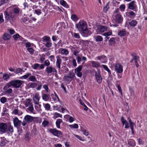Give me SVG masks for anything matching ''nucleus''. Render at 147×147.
I'll return each instance as SVG.
<instances>
[{"instance_id": "69168bd1", "label": "nucleus", "mask_w": 147, "mask_h": 147, "mask_svg": "<svg viewBox=\"0 0 147 147\" xmlns=\"http://www.w3.org/2000/svg\"><path fill=\"white\" fill-rule=\"evenodd\" d=\"M121 120L122 123L123 125H124L127 122L126 120L125 119L123 116H122L121 118Z\"/></svg>"}, {"instance_id": "c9c22d12", "label": "nucleus", "mask_w": 147, "mask_h": 147, "mask_svg": "<svg viewBox=\"0 0 147 147\" xmlns=\"http://www.w3.org/2000/svg\"><path fill=\"white\" fill-rule=\"evenodd\" d=\"M29 79L32 82H36L37 81L36 77L34 76H30L29 77Z\"/></svg>"}, {"instance_id": "f257e3e1", "label": "nucleus", "mask_w": 147, "mask_h": 147, "mask_svg": "<svg viewBox=\"0 0 147 147\" xmlns=\"http://www.w3.org/2000/svg\"><path fill=\"white\" fill-rule=\"evenodd\" d=\"M4 14L5 20L6 22H7L9 21H13L16 16L13 12H8L7 11H5L4 12Z\"/></svg>"}, {"instance_id": "052dcab7", "label": "nucleus", "mask_w": 147, "mask_h": 147, "mask_svg": "<svg viewBox=\"0 0 147 147\" xmlns=\"http://www.w3.org/2000/svg\"><path fill=\"white\" fill-rule=\"evenodd\" d=\"M9 1V0H1L0 1V6L3 4L7 3Z\"/></svg>"}, {"instance_id": "e2e57ef3", "label": "nucleus", "mask_w": 147, "mask_h": 147, "mask_svg": "<svg viewBox=\"0 0 147 147\" xmlns=\"http://www.w3.org/2000/svg\"><path fill=\"white\" fill-rule=\"evenodd\" d=\"M26 0H25V2L23 4V5L24 7V9L26 8H28L29 7V5L27 2H28V0H27V1H26Z\"/></svg>"}, {"instance_id": "423d86ee", "label": "nucleus", "mask_w": 147, "mask_h": 147, "mask_svg": "<svg viewBox=\"0 0 147 147\" xmlns=\"http://www.w3.org/2000/svg\"><path fill=\"white\" fill-rule=\"evenodd\" d=\"M12 86L15 88H19L22 84V81L19 80H12Z\"/></svg>"}, {"instance_id": "2f4dec72", "label": "nucleus", "mask_w": 147, "mask_h": 147, "mask_svg": "<svg viewBox=\"0 0 147 147\" xmlns=\"http://www.w3.org/2000/svg\"><path fill=\"white\" fill-rule=\"evenodd\" d=\"M12 84L11 81L9 83H7L5 86H4L3 88V90H4L5 91V90H7V89L9 88L11 86H12Z\"/></svg>"}, {"instance_id": "b1692460", "label": "nucleus", "mask_w": 147, "mask_h": 147, "mask_svg": "<svg viewBox=\"0 0 147 147\" xmlns=\"http://www.w3.org/2000/svg\"><path fill=\"white\" fill-rule=\"evenodd\" d=\"M42 99L44 101H47L49 99L50 95L48 94H43L42 96Z\"/></svg>"}, {"instance_id": "c03bdc74", "label": "nucleus", "mask_w": 147, "mask_h": 147, "mask_svg": "<svg viewBox=\"0 0 147 147\" xmlns=\"http://www.w3.org/2000/svg\"><path fill=\"white\" fill-rule=\"evenodd\" d=\"M28 109L30 111V113L35 114V113L33 112L34 109L33 105L30 106L28 108Z\"/></svg>"}, {"instance_id": "cd10ccee", "label": "nucleus", "mask_w": 147, "mask_h": 147, "mask_svg": "<svg viewBox=\"0 0 147 147\" xmlns=\"http://www.w3.org/2000/svg\"><path fill=\"white\" fill-rule=\"evenodd\" d=\"M20 9L18 7L16 8H15L13 9V12L16 15V14H19L20 11Z\"/></svg>"}, {"instance_id": "58836bf2", "label": "nucleus", "mask_w": 147, "mask_h": 147, "mask_svg": "<svg viewBox=\"0 0 147 147\" xmlns=\"http://www.w3.org/2000/svg\"><path fill=\"white\" fill-rule=\"evenodd\" d=\"M80 102L81 104L83 106L85 107L84 109L85 110L87 111L88 110V108L86 106L85 104L83 102L82 100H81V99H80Z\"/></svg>"}, {"instance_id": "6ab92c4d", "label": "nucleus", "mask_w": 147, "mask_h": 147, "mask_svg": "<svg viewBox=\"0 0 147 147\" xmlns=\"http://www.w3.org/2000/svg\"><path fill=\"white\" fill-rule=\"evenodd\" d=\"M95 76L97 82L98 84H100L102 82V78L101 76L100 72H95Z\"/></svg>"}, {"instance_id": "2eb2a0df", "label": "nucleus", "mask_w": 147, "mask_h": 147, "mask_svg": "<svg viewBox=\"0 0 147 147\" xmlns=\"http://www.w3.org/2000/svg\"><path fill=\"white\" fill-rule=\"evenodd\" d=\"M32 8L33 9H36L35 10L34 12L37 15H39L41 14V9H42V8L40 6L38 7V6L34 5L32 7Z\"/></svg>"}, {"instance_id": "0eeeda50", "label": "nucleus", "mask_w": 147, "mask_h": 147, "mask_svg": "<svg viewBox=\"0 0 147 147\" xmlns=\"http://www.w3.org/2000/svg\"><path fill=\"white\" fill-rule=\"evenodd\" d=\"M49 131L53 135L57 137L63 135V133L61 131L57 130L56 129H51Z\"/></svg>"}, {"instance_id": "1a4fd4ad", "label": "nucleus", "mask_w": 147, "mask_h": 147, "mask_svg": "<svg viewBox=\"0 0 147 147\" xmlns=\"http://www.w3.org/2000/svg\"><path fill=\"white\" fill-rule=\"evenodd\" d=\"M97 27L96 31L99 33L104 32L106 31L108 29L107 27L100 25H98Z\"/></svg>"}, {"instance_id": "bb28decb", "label": "nucleus", "mask_w": 147, "mask_h": 147, "mask_svg": "<svg viewBox=\"0 0 147 147\" xmlns=\"http://www.w3.org/2000/svg\"><path fill=\"white\" fill-rule=\"evenodd\" d=\"M31 100L29 98L26 100V102L25 103V105L26 107L32 105V103L31 102Z\"/></svg>"}, {"instance_id": "680f3d73", "label": "nucleus", "mask_w": 147, "mask_h": 147, "mask_svg": "<svg viewBox=\"0 0 147 147\" xmlns=\"http://www.w3.org/2000/svg\"><path fill=\"white\" fill-rule=\"evenodd\" d=\"M44 64L45 65L47 66V67H48L50 66L49 65L50 64V63L48 60H47L45 61Z\"/></svg>"}, {"instance_id": "9b49d317", "label": "nucleus", "mask_w": 147, "mask_h": 147, "mask_svg": "<svg viewBox=\"0 0 147 147\" xmlns=\"http://www.w3.org/2000/svg\"><path fill=\"white\" fill-rule=\"evenodd\" d=\"M83 67L82 65H80L76 68L75 70V72L77 74V76L81 77L82 76V73L81 72Z\"/></svg>"}, {"instance_id": "4d7b16f0", "label": "nucleus", "mask_w": 147, "mask_h": 147, "mask_svg": "<svg viewBox=\"0 0 147 147\" xmlns=\"http://www.w3.org/2000/svg\"><path fill=\"white\" fill-rule=\"evenodd\" d=\"M3 78L5 80H7V79H9L10 78V77L8 74H4L3 75Z\"/></svg>"}, {"instance_id": "0e129e2a", "label": "nucleus", "mask_w": 147, "mask_h": 147, "mask_svg": "<svg viewBox=\"0 0 147 147\" xmlns=\"http://www.w3.org/2000/svg\"><path fill=\"white\" fill-rule=\"evenodd\" d=\"M47 43L45 44V46L47 47H51L52 45V43L50 41L46 42Z\"/></svg>"}, {"instance_id": "c756f323", "label": "nucleus", "mask_w": 147, "mask_h": 147, "mask_svg": "<svg viewBox=\"0 0 147 147\" xmlns=\"http://www.w3.org/2000/svg\"><path fill=\"white\" fill-rule=\"evenodd\" d=\"M33 122L34 123H40L41 122V119L38 117H33Z\"/></svg>"}, {"instance_id": "de8ad7c7", "label": "nucleus", "mask_w": 147, "mask_h": 147, "mask_svg": "<svg viewBox=\"0 0 147 147\" xmlns=\"http://www.w3.org/2000/svg\"><path fill=\"white\" fill-rule=\"evenodd\" d=\"M0 101L1 103L4 104L7 101V98L5 97H3L1 98Z\"/></svg>"}, {"instance_id": "39448f33", "label": "nucleus", "mask_w": 147, "mask_h": 147, "mask_svg": "<svg viewBox=\"0 0 147 147\" xmlns=\"http://www.w3.org/2000/svg\"><path fill=\"white\" fill-rule=\"evenodd\" d=\"M45 71L48 74H56L57 72L55 68L50 66L47 67Z\"/></svg>"}, {"instance_id": "5fc2aeb1", "label": "nucleus", "mask_w": 147, "mask_h": 147, "mask_svg": "<svg viewBox=\"0 0 147 147\" xmlns=\"http://www.w3.org/2000/svg\"><path fill=\"white\" fill-rule=\"evenodd\" d=\"M49 124V121L46 120L44 121L42 123V125L44 127L47 126Z\"/></svg>"}, {"instance_id": "a19ab883", "label": "nucleus", "mask_w": 147, "mask_h": 147, "mask_svg": "<svg viewBox=\"0 0 147 147\" xmlns=\"http://www.w3.org/2000/svg\"><path fill=\"white\" fill-rule=\"evenodd\" d=\"M115 39L113 37H112L110 38L109 41L110 45H112L115 43Z\"/></svg>"}, {"instance_id": "3c124183", "label": "nucleus", "mask_w": 147, "mask_h": 147, "mask_svg": "<svg viewBox=\"0 0 147 147\" xmlns=\"http://www.w3.org/2000/svg\"><path fill=\"white\" fill-rule=\"evenodd\" d=\"M71 19L74 21H77L78 20L77 16L75 14H72L71 17Z\"/></svg>"}, {"instance_id": "a211bd4d", "label": "nucleus", "mask_w": 147, "mask_h": 147, "mask_svg": "<svg viewBox=\"0 0 147 147\" xmlns=\"http://www.w3.org/2000/svg\"><path fill=\"white\" fill-rule=\"evenodd\" d=\"M56 58L57 60L56 63V65L59 69H60L61 68V64L62 62V60L59 55L57 56L56 57Z\"/></svg>"}, {"instance_id": "7c9ffc66", "label": "nucleus", "mask_w": 147, "mask_h": 147, "mask_svg": "<svg viewBox=\"0 0 147 147\" xmlns=\"http://www.w3.org/2000/svg\"><path fill=\"white\" fill-rule=\"evenodd\" d=\"M12 84L11 81L9 83H7L5 86H4L3 88V90H4L5 91V90H7V89L9 88L11 86H12Z\"/></svg>"}, {"instance_id": "a878e982", "label": "nucleus", "mask_w": 147, "mask_h": 147, "mask_svg": "<svg viewBox=\"0 0 147 147\" xmlns=\"http://www.w3.org/2000/svg\"><path fill=\"white\" fill-rule=\"evenodd\" d=\"M60 3L62 5L66 8L69 7V5H68L67 3L64 0H60Z\"/></svg>"}, {"instance_id": "f8f14e48", "label": "nucleus", "mask_w": 147, "mask_h": 147, "mask_svg": "<svg viewBox=\"0 0 147 147\" xmlns=\"http://www.w3.org/2000/svg\"><path fill=\"white\" fill-rule=\"evenodd\" d=\"M80 32L82 36L85 37L90 36L92 34V32L88 29L87 28H86V29H84Z\"/></svg>"}, {"instance_id": "864d4df0", "label": "nucleus", "mask_w": 147, "mask_h": 147, "mask_svg": "<svg viewBox=\"0 0 147 147\" xmlns=\"http://www.w3.org/2000/svg\"><path fill=\"white\" fill-rule=\"evenodd\" d=\"M69 126L71 128H72L77 129L78 127V125L76 123L74 124L73 125H70Z\"/></svg>"}, {"instance_id": "603ef678", "label": "nucleus", "mask_w": 147, "mask_h": 147, "mask_svg": "<svg viewBox=\"0 0 147 147\" xmlns=\"http://www.w3.org/2000/svg\"><path fill=\"white\" fill-rule=\"evenodd\" d=\"M40 64L37 63H35L32 66V68L34 69H37L39 67Z\"/></svg>"}, {"instance_id": "4468645a", "label": "nucleus", "mask_w": 147, "mask_h": 147, "mask_svg": "<svg viewBox=\"0 0 147 147\" xmlns=\"http://www.w3.org/2000/svg\"><path fill=\"white\" fill-rule=\"evenodd\" d=\"M13 122L14 126L17 127H20L21 125V123H22L21 121L18 119L17 117H16L13 118Z\"/></svg>"}, {"instance_id": "9d476101", "label": "nucleus", "mask_w": 147, "mask_h": 147, "mask_svg": "<svg viewBox=\"0 0 147 147\" xmlns=\"http://www.w3.org/2000/svg\"><path fill=\"white\" fill-rule=\"evenodd\" d=\"M115 70L118 73H121L123 71V66L119 63L116 64L115 67Z\"/></svg>"}, {"instance_id": "bf43d9fd", "label": "nucleus", "mask_w": 147, "mask_h": 147, "mask_svg": "<svg viewBox=\"0 0 147 147\" xmlns=\"http://www.w3.org/2000/svg\"><path fill=\"white\" fill-rule=\"evenodd\" d=\"M5 92L8 94H11L12 92V90L11 88L7 89L5 90Z\"/></svg>"}, {"instance_id": "37998d69", "label": "nucleus", "mask_w": 147, "mask_h": 147, "mask_svg": "<svg viewBox=\"0 0 147 147\" xmlns=\"http://www.w3.org/2000/svg\"><path fill=\"white\" fill-rule=\"evenodd\" d=\"M129 145L132 146H134L135 145L134 141L133 140H131L128 141Z\"/></svg>"}, {"instance_id": "20e7f679", "label": "nucleus", "mask_w": 147, "mask_h": 147, "mask_svg": "<svg viewBox=\"0 0 147 147\" xmlns=\"http://www.w3.org/2000/svg\"><path fill=\"white\" fill-rule=\"evenodd\" d=\"M33 117L30 115H26L24 117V120L22 123V125L23 126H25L27 123H30L33 122Z\"/></svg>"}, {"instance_id": "49530a36", "label": "nucleus", "mask_w": 147, "mask_h": 147, "mask_svg": "<svg viewBox=\"0 0 147 147\" xmlns=\"http://www.w3.org/2000/svg\"><path fill=\"white\" fill-rule=\"evenodd\" d=\"M31 75V74L29 73H27L26 75H24L22 77H20V79H26Z\"/></svg>"}, {"instance_id": "338daca9", "label": "nucleus", "mask_w": 147, "mask_h": 147, "mask_svg": "<svg viewBox=\"0 0 147 147\" xmlns=\"http://www.w3.org/2000/svg\"><path fill=\"white\" fill-rule=\"evenodd\" d=\"M121 10L122 11H123L125 8V5L124 4L121 5L119 7Z\"/></svg>"}, {"instance_id": "5701e85b", "label": "nucleus", "mask_w": 147, "mask_h": 147, "mask_svg": "<svg viewBox=\"0 0 147 147\" xmlns=\"http://www.w3.org/2000/svg\"><path fill=\"white\" fill-rule=\"evenodd\" d=\"M138 23V22L135 20H132L130 22H129V24L130 25V26L134 27Z\"/></svg>"}, {"instance_id": "f3484780", "label": "nucleus", "mask_w": 147, "mask_h": 147, "mask_svg": "<svg viewBox=\"0 0 147 147\" xmlns=\"http://www.w3.org/2000/svg\"><path fill=\"white\" fill-rule=\"evenodd\" d=\"M40 97L38 93H36L35 94L34 97L33 98V100L35 104L38 105L39 103Z\"/></svg>"}, {"instance_id": "ddd939ff", "label": "nucleus", "mask_w": 147, "mask_h": 147, "mask_svg": "<svg viewBox=\"0 0 147 147\" xmlns=\"http://www.w3.org/2000/svg\"><path fill=\"white\" fill-rule=\"evenodd\" d=\"M115 22L117 23H121L123 21V18L121 15L119 13H117L115 15Z\"/></svg>"}, {"instance_id": "72a5a7b5", "label": "nucleus", "mask_w": 147, "mask_h": 147, "mask_svg": "<svg viewBox=\"0 0 147 147\" xmlns=\"http://www.w3.org/2000/svg\"><path fill=\"white\" fill-rule=\"evenodd\" d=\"M118 34L121 36H124L126 34L125 30L124 29L120 30Z\"/></svg>"}, {"instance_id": "c85d7f7f", "label": "nucleus", "mask_w": 147, "mask_h": 147, "mask_svg": "<svg viewBox=\"0 0 147 147\" xmlns=\"http://www.w3.org/2000/svg\"><path fill=\"white\" fill-rule=\"evenodd\" d=\"M63 122V121L61 119H57L56 122V124L57 127L58 128H60V123Z\"/></svg>"}, {"instance_id": "4c0bfd02", "label": "nucleus", "mask_w": 147, "mask_h": 147, "mask_svg": "<svg viewBox=\"0 0 147 147\" xmlns=\"http://www.w3.org/2000/svg\"><path fill=\"white\" fill-rule=\"evenodd\" d=\"M50 38L47 36H45L42 38L43 42H47L50 41Z\"/></svg>"}, {"instance_id": "7ed1b4c3", "label": "nucleus", "mask_w": 147, "mask_h": 147, "mask_svg": "<svg viewBox=\"0 0 147 147\" xmlns=\"http://www.w3.org/2000/svg\"><path fill=\"white\" fill-rule=\"evenodd\" d=\"M75 74L72 72L70 71L68 75L65 76L63 78L64 81L69 83L71 82L73 79L74 78Z\"/></svg>"}, {"instance_id": "6e6d98bb", "label": "nucleus", "mask_w": 147, "mask_h": 147, "mask_svg": "<svg viewBox=\"0 0 147 147\" xmlns=\"http://www.w3.org/2000/svg\"><path fill=\"white\" fill-rule=\"evenodd\" d=\"M30 135V133L28 132H27L25 136V139L26 140H29L30 138L29 137V136Z\"/></svg>"}, {"instance_id": "f704fd0d", "label": "nucleus", "mask_w": 147, "mask_h": 147, "mask_svg": "<svg viewBox=\"0 0 147 147\" xmlns=\"http://www.w3.org/2000/svg\"><path fill=\"white\" fill-rule=\"evenodd\" d=\"M129 17L132 18H134L136 16V14L133 11H131L128 13Z\"/></svg>"}, {"instance_id": "a18cd8bd", "label": "nucleus", "mask_w": 147, "mask_h": 147, "mask_svg": "<svg viewBox=\"0 0 147 147\" xmlns=\"http://www.w3.org/2000/svg\"><path fill=\"white\" fill-rule=\"evenodd\" d=\"M8 131L11 134L13 132V127L11 125H9L8 127Z\"/></svg>"}, {"instance_id": "dca6fc26", "label": "nucleus", "mask_w": 147, "mask_h": 147, "mask_svg": "<svg viewBox=\"0 0 147 147\" xmlns=\"http://www.w3.org/2000/svg\"><path fill=\"white\" fill-rule=\"evenodd\" d=\"M9 141L6 140V138L3 137L0 138V146H5Z\"/></svg>"}, {"instance_id": "f03ea898", "label": "nucleus", "mask_w": 147, "mask_h": 147, "mask_svg": "<svg viewBox=\"0 0 147 147\" xmlns=\"http://www.w3.org/2000/svg\"><path fill=\"white\" fill-rule=\"evenodd\" d=\"M76 27L78 29L79 31H81L86 29L87 25L86 22L82 20L80 21L78 24H76Z\"/></svg>"}, {"instance_id": "13d9d810", "label": "nucleus", "mask_w": 147, "mask_h": 147, "mask_svg": "<svg viewBox=\"0 0 147 147\" xmlns=\"http://www.w3.org/2000/svg\"><path fill=\"white\" fill-rule=\"evenodd\" d=\"M45 110L47 111H49L50 109V105L48 103L46 104H45Z\"/></svg>"}, {"instance_id": "09e8293b", "label": "nucleus", "mask_w": 147, "mask_h": 147, "mask_svg": "<svg viewBox=\"0 0 147 147\" xmlns=\"http://www.w3.org/2000/svg\"><path fill=\"white\" fill-rule=\"evenodd\" d=\"M109 2H108L106 5L104 6L103 7V11L105 12H106L109 9Z\"/></svg>"}, {"instance_id": "473e14b6", "label": "nucleus", "mask_w": 147, "mask_h": 147, "mask_svg": "<svg viewBox=\"0 0 147 147\" xmlns=\"http://www.w3.org/2000/svg\"><path fill=\"white\" fill-rule=\"evenodd\" d=\"M95 40L97 42H100L103 40V38L100 36L98 35L95 36Z\"/></svg>"}, {"instance_id": "4be33fe9", "label": "nucleus", "mask_w": 147, "mask_h": 147, "mask_svg": "<svg viewBox=\"0 0 147 147\" xmlns=\"http://www.w3.org/2000/svg\"><path fill=\"white\" fill-rule=\"evenodd\" d=\"M11 36L9 34L5 33L3 35L2 38L4 40H9Z\"/></svg>"}, {"instance_id": "ea45409f", "label": "nucleus", "mask_w": 147, "mask_h": 147, "mask_svg": "<svg viewBox=\"0 0 147 147\" xmlns=\"http://www.w3.org/2000/svg\"><path fill=\"white\" fill-rule=\"evenodd\" d=\"M61 53L65 55H67L69 53V52L68 50L65 49H62L61 50Z\"/></svg>"}, {"instance_id": "412c9836", "label": "nucleus", "mask_w": 147, "mask_h": 147, "mask_svg": "<svg viewBox=\"0 0 147 147\" xmlns=\"http://www.w3.org/2000/svg\"><path fill=\"white\" fill-rule=\"evenodd\" d=\"M131 55L133 57L132 59L130 61V62L132 63L134 61H139V57L137 56L136 54L134 53H132L131 54Z\"/></svg>"}, {"instance_id": "e433bc0d", "label": "nucleus", "mask_w": 147, "mask_h": 147, "mask_svg": "<svg viewBox=\"0 0 147 147\" xmlns=\"http://www.w3.org/2000/svg\"><path fill=\"white\" fill-rule=\"evenodd\" d=\"M102 66L103 67L104 69L108 72L109 75H111V72L110 70L109 69L107 65H102Z\"/></svg>"}, {"instance_id": "aec40b11", "label": "nucleus", "mask_w": 147, "mask_h": 147, "mask_svg": "<svg viewBox=\"0 0 147 147\" xmlns=\"http://www.w3.org/2000/svg\"><path fill=\"white\" fill-rule=\"evenodd\" d=\"M136 1H133L130 2L128 4V8L129 9L131 10H134L136 7V5L135 4Z\"/></svg>"}, {"instance_id": "79ce46f5", "label": "nucleus", "mask_w": 147, "mask_h": 147, "mask_svg": "<svg viewBox=\"0 0 147 147\" xmlns=\"http://www.w3.org/2000/svg\"><path fill=\"white\" fill-rule=\"evenodd\" d=\"M30 87L32 88H34L36 87L37 85V84L36 83H29Z\"/></svg>"}, {"instance_id": "393cba45", "label": "nucleus", "mask_w": 147, "mask_h": 147, "mask_svg": "<svg viewBox=\"0 0 147 147\" xmlns=\"http://www.w3.org/2000/svg\"><path fill=\"white\" fill-rule=\"evenodd\" d=\"M91 63L93 67L97 68L100 67V63L95 61H92Z\"/></svg>"}, {"instance_id": "6e6552de", "label": "nucleus", "mask_w": 147, "mask_h": 147, "mask_svg": "<svg viewBox=\"0 0 147 147\" xmlns=\"http://www.w3.org/2000/svg\"><path fill=\"white\" fill-rule=\"evenodd\" d=\"M7 124L5 123H0V132L1 134L4 133L6 132L7 128Z\"/></svg>"}, {"instance_id": "774afa93", "label": "nucleus", "mask_w": 147, "mask_h": 147, "mask_svg": "<svg viewBox=\"0 0 147 147\" xmlns=\"http://www.w3.org/2000/svg\"><path fill=\"white\" fill-rule=\"evenodd\" d=\"M106 57L104 55H102L100 56H99L97 57V59L98 60H100L102 59H104L105 58H106Z\"/></svg>"}, {"instance_id": "8fccbe9b", "label": "nucleus", "mask_w": 147, "mask_h": 147, "mask_svg": "<svg viewBox=\"0 0 147 147\" xmlns=\"http://www.w3.org/2000/svg\"><path fill=\"white\" fill-rule=\"evenodd\" d=\"M13 38L16 40H17L18 38L20 37L22 38L18 34H16L14 35L13 36Z\"/></svg>"}]
</instances>
